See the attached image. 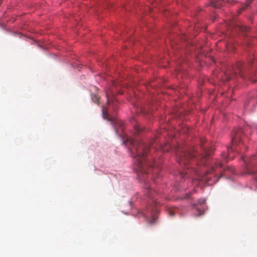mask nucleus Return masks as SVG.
Wrapping results in <instances>:
<instances>
[{
	"label": "nucleus",
	"instance_id": "10",
	"mask_svg": "<svg viewBox=\"0 0 257 257\" xmlns=\"http://www.w3.org/2000/svg\"><path fill=\"white\" fill-rule=\"evenodd\" d=\"M227 171H228L230 173H234V170H233V169L232 168L228 167V168H226L224 170L223 172L221 173L219 177H221L223 176L224 175H225V173Z\"/></svg>",
	"mask_w": 257,
	"mask_h": 257
},
{
	"label": "nucleus",
	"instance_id": "11",
	"mask_svg": "<svg viewBox=\"0 0 257 257\" xmlns=\"http://www.w3.org/2000/svg\"><path fill=\"white\" fill-rule=\"evenodd\" d=\"M154 191H153L152 189H149L147 191V195L149 197L152 198L153 197V192Z\"/></svg>",
	"mask_w": 257,
	"mask_h": 257
},
{
	"label": "nucleus",
	"instance_id": "3",
	"mask_svg": "<svg viewBox=\"0 0 257 257\" xmlns=\"http://www.w3.org/2000/svg\"><path fill=\"white\" fill-rule=\"evenodd\" d=\"M252 62H249V64L244 65L242 62L237 63L234 67H233V73L230 75L229 73L227 72L225 74V79L227 80H229L232 78V77L234 75L238 74L240 77L245 78L248 77V78L251 79L252 76L249 73L248 69L250 65L252 63Z\"/></svg>",
	"mask_w": 257,
	"mask_h": 257
},
{
	"label": "nucleus",
	"instance_id": "5",
	"mask_svg": "<svg viewBox=\"0 0 257 257\" xmlns=\"http://www.w3.org/2000/svg\"><path fill=\"white\" fill-rule=\"evenodd\" d=\"M244 161L245 168L243 174L256 175L255 179L257 181V155L252 156L248 160H244Z\"/></svg>",
	"mask_w": 257,
	"mask_h": 257
},
{
	"label": "nucleus",
	"instance_id": "14",
	"mask_svg": "<svg viewBox=\"0 0 257 257\" xmlns=\"http://www.w3.org/2000/svg\"><path fill=\"white\" fill-rule=\"evenodd\" d=\"M187 172H185V173H184V172H181V173H180V175L181 176V177L182 178H183V177H185V176L186 175V174H187Z\"/></svg>",
	"mask_w": 257,
	"mask_h": 257
},
{
	"label": "nucleus",
	"instance_id": "20",
	"mask_svg": "<svg viewBox=\"0 0 257 257\" xmlns=\"http://www.w3.org/2000/svg\"><path fill=\"white\" fill-rule=\"evenodd\" d=\"M255 81H256V80H252V82H255Z\"/></svg>",
	"mask_w": 257,
	"mask_h": 257
},
{
	"label": "nucleus",
	"instance_id": "15",
	"mask_svg": "<svg viewBox=\"0 0 257 257\" xmlns=\"http://www.w3.org/2000/svg\"><path fill=\"white\" fill-rule=\"evenodd\" d=\"M198 211V216H200V215L204 213V211L203 210H197Z\"/></svg>",
	"mask_w": 257,
	"mask_h": 257
},
{
	"label": "nucleus",
	"instance_id": "6",
	"mask_svg": "<svg viewBox=\"0 0 257 257\" xmlns=\"http://www.w3.org/2000/svg\"><path fill=\"white\" fill-rule=\"evenodd\" d=\"M106 96L107 97V102L105 105L102 106V115L104 119L107 120L108 121H112V117H110L108 114V107L109 105L110 101L112 102L113 105H115L116 102V100H112L113 97V94L111 93L110 90H107L106 91Z\"/></svg>",
	"mask_w": 257,
	"mask_h": 257
},
{
	"label": "nucleus",
	"instance_id": "9",
	"mask_svg": "<svg viewBox=\"0 0 257 257\" xmlns=\"http://www.w3.org/2000/svg\"><path fill=\"white\" fill-rule=\"evenodd\" d=\"M91 99L93 102L99 104V97L96 94H93L91 96Z\"/></svg>",
	"mask_w": 257,
	"mask_h": 257
},
{
	"label": "nucleus",
	"instance_id": "7",
	"mask_svg": "<svg viewBox=\"0 0 257 257\" xmlns=\"http://www.w3.org/2000/svg\"><path fill=\"white\" fill-rule=\"evenodd\" d=\"M214 164V166H211L210 167L209 170L207 171V174L214 172L216 168H221L222 167V164L219 161H215Z\"/></svg>",
	"mask_w": 257,
	"mask_h": 257
},
{
	"label": "nucleus",
	"instance_id": "17",
	"mask_svg": "<svg viewBox=\"0 0 257 257\" xmlns=\"http://www.w3.org/2000/svg\"><path fill=\"white\" fill-rule=\"evenodd\" d=\"M222 157H223V158L224 159V160H225V162H227V157H226V156L225 155L224 153H223V154H222Z\"/></svg>",
	"mask_w": 257,
	"mask_h": 257
},
{
	"label": "nucleus",
	"instance_id": "1",
	"mask_svg": "<svg viewBox=\"0 0 257 257\" xmlns=\"http://www.w3.org/2000/svg\"><path fill=\"white\" fill-rule=\"evenodd\" d=\"M130 142L131 146L130 149L132 157L135 159V169L138 173L140 179L146 182V179L149 178L153 167V165L147 161L146 157L150 146L140 140H133Z\"/></svg>",
	"mask_w": 257,
	"mask_h": 257
},
{
	"label": "nucleus",
	"instance_id": "4",
	"mask_svg": "<svg viewBox=\"0 0 257 257\" xmlns=\"http://www.w3.org/2000/svg\"><path fill=\"white\" fill-rule=\"evenodd\" d=\"M241 132L242 131L240 128L234 132V135L231 139L232 146L227 148V155L229 158L230 157V152L231 151H234L240 153L243 152V150L245 148V146L241 140Z\"/></svg>",
	"mask_w": 257,
	"mask_h": 257
},
{
	"label": "nucleus",
	"instance_id": "12",
	"mask_svg": "<svg viewBox=\"0 0 257 257\" xmlns=\"http://www.w3.org/2000/svg\"><path fill=\"white\" fill-rule=\"evenodd\" d=\"M167 211V213L171 216H173L175 214L174 210H166Z\"/></svg>",
	"mask_w": 257,
	"mask_h": 257
},
{
	"label": "nucleus",
	"instance_id": "2",
	"mask_svg": "<svg viewBox=\"0 0 257 257\" xmlns=\"http://www.w3.org/2000/svg\"><path fill=\"white\" fill-rule=\"evenodd\" d=\"M201 149L203 151V154L199 158V160L195 159L196 153L191 149L189 151L186 149L183 150L182 148H178L177 150L178 156L177 161L181 166H184L186 169H189L188 166L189 163L194 164L197 165L207 166L209 163V156L212 151V149H208L203 146L205 141L201 140L200 141Z\"/></svg>",
	"mask_w": 257,
	"mask_h": 257
},
{
	"label": "nucleus",
	"instance_id": "16",
	"mask_svg": "<svg viewBox=\"0 0 257 257\" xmlns=\"http://www.w3.org/2000/svg\"><path fill=\"white\" fill-rule=\"evenodd\" d=\"M190 194H186V196L184 197L185 198H186V199H192V197L190 196Z\"/></svg>",
	"mask_w": 257,
	"mask_h": 257
},
{
	"label": "nucleus",
	"instance_id": "19",
	"mask_svg": "<svg viewBox=\"0 0 257 257\" xmlns=\"http://www.w3.org/2000/svg\"><path fill=\"white\" fill-rule=\"evenodd\" d=\"M157 202H155L156 206V207H159V206H158V205H157Z\"/></svg>",
	"mask_w": 257,
	"mask_h": 257
},
{
	"label": "nucleus",
	"instance_id": "13",
	"mask_svg": "<svg viewBox=\"0 0 257 257\" xmlns=\"http://www.w3.org/2000/svg\"><path fill=\"white\" fill-rule=\"evenodd\" d=\"M134 129L136 133H139L141 130L140 127L138 125H135L134 126Z\"/></svg>",
	"mask_w": 257,
	"mask_h": 257
},
{
	"label": "nucleus",
	"instance_id": "18",
	"mask_svg": "<svg viewBox=\"0 0 257 257\" xmlns=\"http://www.w3.org/2000/svg\"><path fill=\"white\" fill-rule=\"evenodd\" d=\"M155 218H153L151 220V221H150V223H154V222H155Z\"/></svg>",
	"mask_w": 257,
	"mask_h": 257
},
{
	"label": "nucleus",
	"instance_id": "8",
	"mask_svg": "<svg viewBox=\"0 0 257 257\" xmlns=\"http://www.w3.org/2000/svg\"><path fill=\"white\" fill-rule=\"evenodd\" d=\"M205 199H199L197 200L196 202L193 203V206L196 207L199 206L202 207L203 205L205 204Z\"/></svg>",
	"mask_w": 257,
	"mask_h": 257
}]
</instances>
